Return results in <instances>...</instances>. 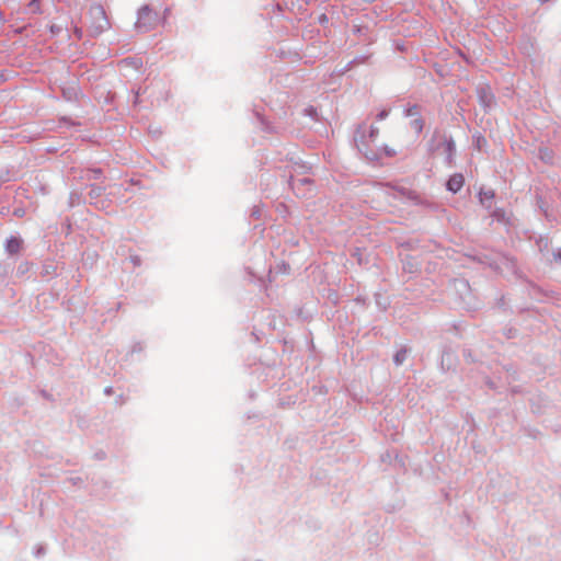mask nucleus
Listing matches in <instances>:
<instances>
[{"label":"nucleus","instance_id":"f257e3e1","mask_svg":"<svg viewBox=\"0 0 561 561\" xmlns=\"http://www.w3.org/2000/svg\"><path fill=\"white\" fill-rule=\"evenodd\" d=\"M89 28L92 35H99L110 27L106 13L101 5H94L90 9Z\"/></svg>","mask_w":561,"mask_h":561},{"label":"nucleus","instance_id":"f03ea898","mask_svg":"<svg viewBox=\"0 0 561 561\" xmlns=\"http://www.w3.org/2000/svg\"><path fill=\"white\" fill-rule=\"evenodd\" d=\"M154 20H156V14L148 7H144L139 10L136 26L139 30L147 31L150 28V26Z\"/></svg>","mask_w":561,"mask_h":561},{"label":"nucleus","instance_id":"7ed1b4c3","mask_svg":"<svg viewBox=\"0 0 561 561\" xmlns=\"http://www.w3.org/2000/svg\"><path fill=\"white\" fill-rule=\"evenodd\" d=\"M463 182L465 180L461 174H454L447 182V188L453 193H457L461 190Z\"/></svg>","mask_w":561,"mask_h":561},{"label":"nucleus","instance_id":"20e7f679","mask_svg":"<svg viewBox=\"0 0 561 561\" xmlns=\"http://www.w3.org/2000/svg\"><path fill=\"white\" fill-rule=\"evenodd\" d=\"M22 248V240L16 237H11L8 239L5 244V250L10 254H16L20 252Z\"/></svg>","mask_w":561,"mask_h":561},{"label":"nucleus","instance_id":"39448f33","mask_svg":"<svg viewBox=\"0 0 561 561\" xmlns=\"http://www.w3.org/2000/svg\"><path fill=\"white\" fill-rule=\"evenodd\" d=\"M411 125V128L416 133V134H421L423 128H424V121L422 119L421 116L419 117H415L411 121L410 123Z\"/></svg>","mask_w":561,"mask_h":561},{"label":"nucleus","instance_id":"423d86ee","mask_svg":"<svg viewBox=\"0 0 561 561\" xmlns=\"http://www.w3.org/2000/svg\"><path fill=\"white\" fill-rule=\"evenodd\" d=\"M405 116H410V117H419L420 116V110H419V106L417 105H412V106H409L407 110H405Z\"/></svg>","mask_w":561,"mask_h":561},{"label":"nucleus","instance_id":"0eeeda50","mask_svg":"<svg viewBox=\"0 0 561 561\" xmlns=\"http://www.w3.org/2000/svg\"><path fill=\"white\" fill-rule=\"evenodd\" d=\"M494 197V193L492 191H481L479 193V198L481 203H485L486 201H491Z\"/></svg>","mask_w":561,"mask_h":561},{"label":"nucleus","instance_id":"6e6552de","mask_svg":"<svg viewBox=\"0 0 561 561\" xmlns=\"http://www.w3.org/2000/svg\"><path fill=\"white\" fill-rule=\"evenodd\" d=\"M405 357H407V351H405V350H401V351H399V352L396 354V356H394V362H396V364H397V365L402 364V363L404 362Z\"/></svg>","mask_w":561,"mask_h":561},{"label":"nucleus","instance_id":"1a4fd4ad","mask_svg":"<svg viewBox=\"0 0 561 561\" xmlns=\"http://www.w3.org/2000/svg\"><path fill=\"white\" fill-rule=\"evenodd\" d=\"M32 11H37L39 9L38 0H32L28 4Z\"/></svg>","mask_w":561,"mask_h":561},{"label":"nucleus","instance_id":"9d476101","mask_svg":"<svg viewBox=\"0 0 561 561\" xmlns=\"http://www.w3.org/2000/svg\"><path fill=\"white\" fill-rule=\"evenodd\" d=\"M389 115L388 110H382L377 114V119L382 121Z\"/></svg>","mask_w":561,"mask_h":561},{"label":"nucleus","instance_id":"9b49d317","mask_svg":"<svg viewBox=\"0 0 561 561\" xmlns=\"http://www.w3.org/2000/svg\"><path fill=\"white\" fill-rule=\"evenodd\" d=\"M377 133H378V129H377V128H373V129H371V135H370V136H371V137H375V136L377 135Z\"/></svg>","mask_w":561,"mask_h":561},{"label":"nucleus","instance_id":"f8f14e48","mask_svg":"<svg viewBox=\"0 0 561 561\" xmlns=\"http://www.w3.org/2000/svg\"><path fill=\"white\" fill-rule=\"evenodd\" d=\"M50 31H51V33H54V34H55V33H57V32L59 31V28H58V27H55V26L53 25V26L50 27Z\"/></svg>","mask_w":561,"mask_h":561},{"label":"nucleus","instance_id":"ddd939ff","mask_svg":"<svg viewBox=\"0 0 561 561\" xmlns=\"http://www.w3.org/2000/svg\"><path fill=\"white\" fill-rule=\"evenodd\" d=\"M290 184H291V186L295 188V187H296V185H297V181H295L294 179H291V180H290Z\"/></svg>","mask_w":561,"mask_h":561},{"label":"nucleus","instance_id":"4468645a","mask_svg":"<svg viewBox=\"0 0 561 561\" xmlns=\"http://www.w3.org/2000/svg\"><path fill=\"white\" fill-rule=\"evenodd\" d=\"M299 182H301V183H309V180L308 179H304V180H299Z\"/></svg>","mask_w":561,"mask_h":561},{"label":"nucleus","instance_id":"2eb2a0df","mask_svg":"<svg viewBox=\"0 0 561 561\" xmlns=\"http://www.w3.org/2000/svg\"><path fill=\"white\" fill-rule=\"evenodd\" d=\"M386 153H387L388 156H392V154H394V151H386Z\"/></svg>","mask_w":561,"mask_h":561},{"label":"nucleus","instance_id":"dca6fc26","mask_svg":"<svg viewBox=\"0 0 561 561\" xmlns=\"http://www.w3.org/2000/svg\"><path fill=\"white\" fill-rule=\"evenodd\" d=\"M76 33L78 34L79 37L81 36V32L79 30H77Z\"/></svg>","mask_w":561,"mask_h":561},{"label":"nucleus","instance_id":"f3484780","mask_svg":"<svg viewBox=\"0 0 561 561\" xmlns=\"http://www.w3.org/2000/svg\"><path fill=\"white\" fill-rule=\"evenodd\" d=\"M558 257H560V259H561V253H558Z\"/></svg>","mask_w":561,"mask_h":561}]
</instances>
